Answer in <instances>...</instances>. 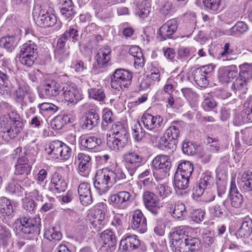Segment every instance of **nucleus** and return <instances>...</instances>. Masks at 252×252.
<instances>
[{
  "label": "nucleus",
  "mask_w": 252,
  "mask_h": 252,
  "mask_svg": "<svg viewBox=\"0 0 252 252\" xmlns=\"http://www.w3.org/2000/svg\"><path fill=\"white\" fill-rule=\"evenodd\" d=\"M140 245V240L135 235L126 234L120 243V247L125 251H132Z\"/></svg>",
  "instance_id": "obj_20"
},
{
  "label": "nucleus",
  "mask_w": 252,
  "mask_h": 252,
  "mask_svg": "<svg viewBox=\"0 0 252 252\" xmlns=\"http://www.w3.org/2000/svg\"><path fill=\"white\" fill-rule=\"evenodd\" d=\"M171 193V188L166 184H159L155 189V194L162 199L168 197Z\"/></svg>",
  "instance_id": "obj_45"
},
{
  "label": "nucleus",
  "mask_w": 252,
  "mask_h": 252,
  "mask_svg": "<svg viewBox=\"0 0 252 252\" xmlns=\"http://www.w3.org/2000/svg\"><path fill=\"white\" fill-rule=\"evenodd\" d=\"M205 214L204 210L201 209H197L192 211L191 217L194 221L199 223L204 220Z\"/></svg>",
  "instance_id": "obj_63"
},
{
  "label": "nucleus",
  "mask_w": 252,
  "mask_h": 252,
  "mask_svg": "<svg viewBox=\"0 0 252 252\" xmlns=\"http://www.w3.org/2000/svg\"><path fill=\"white\" fill-rule=\"evenodd\" d=\"M60 150L57 155L55 160L66 161L71 157L72 150L64 143H63Z\"/></svg>",
  "instance_id": "obj_42"
},
{
  "label": "nucleus",
  "mask_w": 252,
  "mask_h": 252,
  "mask_svg": "<svg viewBox=\"0 0 252 252\" xmlns=\"http://www.w3.org/2000/svg\"><path fill=\"white\" fill-rule=\"evenodd\" d=\"M131 195L127 191H119L112 194L109 197L110 205L115 208L124 210L127 208L130 202Z\"/></svg>",
  "instance_id": "obj_13"
},
{
  "label": "nucleus",
  "mask_w": 252,
  "mask_h": 252,
  "mask_svg": "<svg viewBox=\"0 0 252 252\" xmlns=\"http://www.w3.org/2000/svg\"><path fill=\"white\" fill-rule=\"evenodd\" d=\"M11 237V233L6 227L1 225L0 227V243L3 245L7 244Z\"/></svg>",
  "instance_id": "obj_64"
},
{
  "label": "nucleus",
  "mask_w": 252,
  "mask_h": 252,
  "mask_svg": "<svg viewBox=\"0 0 252 252\" xmlns=\"http://www.w3.org/2000/svg\"><path fill=\"white\" fill-rule=\"evenodd\" d=\"M174 252H188L186 249V244H184L183 240L174 239L172 241L171 246Z\"/></svg>",
  "instance_id": "obj_62"
},
{
  "label": "nucleus",
  "mask_w": 252,
  "mask_h": 252,
  "mask_svg": "<svg viewBox=\"0 0 252 252\" xmlns=\"http://www.w3.org/2000/svg\"><path fill=\"white\" fill-rule=\"evenodd\" d=\"M99 122V117L94 109H91L86 114L85 118L82 124V127L91 130L97 125Z\"/></svg>",
  "instance_id": "obj_25"
},
{
  "label": "nucleus",
  "mask_w": 252,
  "mask_h": 252,
  "mask_svg": "<svg viewBox=\"0 0 252 252\" xmlns=\"http://www.w3.org/2000/svg\"><path fill=\"white\" fill-rule=\"evenodd\" d=\"M181 121H173L170 126L166 129L164 134L166 135L168 139L172 140L173 145H175L178 142V139L180 135V129L181 127Z\"/></svg>",
  "instance_id": "obj_24"
},
{
  "label": "nucleus",
  "mask_w": 252,
  "mask_h": 252,
  "mask_svg": "<svg viewBox=\"0 0 252 252\" xmlns=\"http://www.w3.org/2000/svg\"><path fill=\"white\" fill-rule=\"evenodd\" d=\"M143 201L145 208L155 216H158L162 205L155 193L150 191L143 192Z\"/></svg>",
  "instance_id": "obj_12"
},
{
  "label": "nucleus",
  "mask_w": 252,
  "mask_h": 252,
  "mask_svg": "<svg viewBox=\"0 0 252 252\" xmlns=\"http://www.w3.org/2000/svg\"><path fill=\"white\" fill-rule=\"evenodd\" d=\"M37 50L36 45L30 40L22 45L20 55L36 56Z\"/></svg>",
  "instance_id": "obj_41"
},
{
  "label": "nucleus",
  "mask_w": 252,
  "mask_h": 252,
  "mask_svg": "<svg viewBox=\"0 0 252 252\" xmlns=\"http://www.w3.org/2000/svg\"><path fill=\"white\" fill-rule=\"evenodd\" d=\"M32 166L29 163L28 158L24 156L19 157L15 165L14 174L17 176L27 177L31 173Z\"/></svg>",
  "instance_id": "obj_18"
},
{
  "label": "nucleus",
  "mask_w": 252,
  "mask_h": 252,
  "mask_svg": "<svg viewBox=\"0 0 252 252\" xmlns=\"http://www.w3.org/2000/svg\"><path fill=\"white\" fill-rule=\"evenodd\" d=\"M214 67L212 64L202 66L195 69L193 72V79L196 84L205 88L209 84V78L214 71Z\"/></svg>",
  "instance_id": "obj_9"
},
{
  "label": "nucleus",
  "mask_w": 252,
  "mask_h": 252,
  "mask_svg": "<svg viewBox=\"0 0 252 252\" xmlns=\"http://www.w3.org/2000/svg\"><path fill=\"white\" fill-rule=\"evenodd\" d=\"M23 120L17 112H12L9 116H0V128L11 139L16 137L23 128Z\"/></svg>",
  "instance_id": "obj_3"
},
{
  "label": "nucleus",
  "mask_w": 252,
  "mask_h": 252,
  "mask_svg": "<svg viewBox=\"0 0 252 252\" xmlns=\"http://www.w3.org/2000/svg\"><path fill=\"white\" fill-rule=\"evenodd\" d=\"M184 96L190 103H194L198 99V95L194 92L191 89L189 88H184L181 89Z\"/></svg>",
  "instance_id": "obj_51"
},
{
  "label": "nucleus",
  "mask_w": 252,
  "mask_h": 252,
  "mask_svg": "<svg viewBox=\"0 0 252 252\" xmlns=\"http://www.w3.org/2000/svg\"><path fill=\"white\" fill-rule=\"evenodd\" d=\"M63 142L59 140H55L50 142L46 149L47 153L51 158L55 160L56 157L60 150Z\"/></svg>",
  "instance_id": "obj_40"
},
{
  "label": "nucleus",
  "mask_w": 252,
  "mask_h": 252,
  "mask_svg": "<svg viewBox=\"0 0 252 252\" xmlns=\"http://www.w3.org/2000/svg\"><path fill=\"white\" fill-rule=\"evenodd\" d=\"M160 12L163 16H170L175 13V9L172 2L166 1L161 6Z\"/></svg>",
  "instance_id": "obj_57"
},
{
  "label": "nucleus",
  "mask_w": 252,
  "mask_h": 252,
  "mask_svg": "<svg viewBox=\"0 0 252 252\" xmlns=\"http://www.w3.org/2000/svg\"><path fill=\"white\" fill-rule=\"evenodd\" d=\"M186 214V207L184 203L181 202H177L172 212V216L174 218H180Z\"/></svg>",
  "instance_id": "obj_53"
},
{
  "label": "nucleus",
  "mask_w": 252,
  "mask_h": 252,
  "mask_svg": "<svg viewBox=\"0 0 252 252\" xmlns=\"http://www.w3.org/2000/svg\"><path fill=\"white\" fill-rule=\"evenodd\" d=\"M191 58V49L188 47H180L178 50V58L182 61Z\"/></svg>",
  "instance_id": "obj_54"
},
{
  "label": "nucleus",
  "mask_w": 252,
  "mask_h": 252,
  "mask_svg": "<svg viewBox=\"0 0 252 252\" xmlns=\"http://www.w3.org/2000/svg\"><path fill=\"white\" fill-rule=\"evenodd\" d=\"M150 10V4L148 1L144 0L137 5L135 14L141 19H145L149 15Z\"/></svg>",
  "instance_id": "obj_38"
},
{
  "label": "nucleus",
  "mask_w": 252,
  "mask_h": 252,
  "mask_svg": "<svg viewBox=\"0 0 252 252\" xmlns=\"http://www.w3.org/2000/svg\"><path fill=\"white\" fill-rule=\"evenodd\" d=\"M67 188V183L64 178L58 172H55L50 178L49 190L55 193L64 192Z\"/></svg>",
  "instance_id": "obj_17"
},
{
  "label": "nucleus",
  "mask_w": 252,
  "mask_h": 252,
  "mask_svg": "<svg viewBox=\"0 0 252 252\" xmlns=\"http://www.w3.org/2000/svg\"><path fill=\"white\" fill-rule=\"evenodd\" d=\"M99 206H95L91 211L92 218L90 219L91 229H94L96 232H99L105 225V213Z\"/></svg>",
  "instance_id": "obj_15"
},
{
  "label": "nucleus",
  "mask_w": 252,
  "mask_h": 252,
  "mask_svg": "<svg viewBox=\"0 0 252 252\" xmlns=\"http://www.w3.org/2000/svg\"><path fill=\"white\" fill-rule=\"evenodd\" d=\"M13 212V207L10 201L6 197H3L0 202V214L2 216H9Z\"/></svg>",
  "instance_id": "obj_46"
},
{
  "label": "nucleus",
  "mask_w": 252,
  "mask_h": 252,
  "mask_svg": "<svg viewBox=\"0 0 252 252\" xmlns=\"http://www.w3.org/2000/svg\"><path fill=\"white\" fill-rule=\"evenodd\" d=\"M178 78V75L175 77L172 76L167 80L163 86V91L166 94L168 95L173 94L174 90L177 86V83L176 82L175 80H177Z\"/></svg>",
  "instance_id": "obj_49"
},
{
  "label": "nucleus",
  "mask_w": 252,
  "mask_h": 252,
  "mask_svg": "<svg viewBox=\"0 0 252 252\" xmlns=\"http://www.w3.org/2000/svg\"><path fill=\"white\" fill-rule=\"evenodd\" d=\"M239 77L247 82L252 78V64L245 63L239 65Z\"/></svg>",
  "instance_id": "obj_43"
},
{
  "label": "nucleus",
  "mask_w": 252,
  "mask_h": 252,
  "mask_svg": "<svg viewBox=\"0 0 252 252\" xmlns=\"http://www.w3.org/2000/svg\"><path fill=\"white\" fill-rule=\"evenodd\" d=\"M144 157L138 151H129L123 155V162L130 176H133L137 169L142 165Z\"/></svg>",
  "instance_id": "obj_6"
},
{
  "label": "nucleus",
  "mask_w": 252,
  "mask_h": 252,
  "mask_svg": "<svg viewBox=\"0 0 252 252\" xmlns=\"http://www.w3.org/2000/svg\"><path fill=\"white\" fill-rule=\"evenodd\" d=\"M53 9L44 6L36 5L32 10L33 18L36 24L42 28L53 26L57 22V18L52 13Z\"/></svg>",
  "instance_id": "obj_4"
},
{
  "label": "nucleus",
  "mask_w": 252,
  "mask_h": 252,
  "mask_svg": "<svg viewBox=\"0 0 252 252\" xmlns=\"http://www.w3.org/2000/svg\"><path fill=\"white\" fill-rule=\"evenodd\" d=\"M178 24L175 19L167 21L159 29V32H176Z\"/></svg>",
  "instance_id": "obj_52"
},
{
  "label": "nucleus",
  "mask_w": 252,
  "mask_h": 252,
  "mask_svg": "<svg viewBox=\"0 0 252 252\" xmlns=\"http://www.w3.org/2000/svg\"><path fill=\"white\" fill-rule=\"evenodd\" d=\"M252 233V220L245 218L236 231V236L238 238L245 239L249 238Z\"/></svg>",
  "instance_id": "obj_26"
},
{
  "label": "nucleus",
  "mask_w": 252,
  "mask_h": 252,
  "mask_svg": "<svg viewBox=\"0 0 252 252\" xmlns=\"http://www.w3.org/2000/svg\"><path fill=\"white\" fill-rule=\"evenodd\" d=\"M214 179L211 172L206 171L203 173L199 181L200 187L207 188L214 184Z\"/></svg>",
  "instance_id": "obj_47"
},
{
  "label": "nucleus",
  "mask_w": 252,
  "mask_h": 252,
  "mask_svg": "<svg viewBox=\"0 0 252 252\" xmlns=\"http://www.w3.org/2000/svg\"><path fill=\"white\" fill-rule=\"evenodd\" d=\"M38 108L41 115L48 117L54 115L59 110V107L57 106L47 102L39 104Z\"/></svg>",
  "instance_id": "obj_37"
},
{
  "label": "nucleus",
  "mask_w": 252,
  "mask_h": 252,
  "mask_svg": "<svg viewBox=\"0 0 252 252\" xmlns=\"http://www.w3.org/2000/svg\"><path fill=\"white\" fill-rule=\"evenodd\" d=\"M31 93V88L28 84L19 86L14 92L15 101L17 103H23L26 95Z\"/></svg>",
  "instance_id": "obj_36"
},
{
  "label": "nucleus",
  "mask_w": 252,
  "mask_h": 252,
  "mask_svg": "<svg viewBox=\"0 0 252 252\" xmlns=\"http://www.w3.org/2000/svg\"><path fill=\"white\" fill-rule=\"evenodd\" d=\"M80 144L87 150L96 152L101 144V140L96 136L86 135L80 137Z\"/></svg>",
  "instance_id": "obj_21"
},
{
  "label": "nucleus",
  "mask_w": 252,
  "mask_h": 252,
  "mask_svg": "<svg viewBox=\"0 0 252 252\" xmlns=\"http://www.w3.org/2000/svg\"><path fill=\"white\" fill-rule=\"evenodd\" d=\"M73 33V32H64L62 35L61 37L59 38L57 41V46L54 50V52H56L57 51H61L68 50L67 49L64 48L65 43L68 39V36H70Z\"/></svg>",
  "instance_id": "obj_55"
},
{
  "label": "nucleus",
  "mask_w": 252,
  "mask_h": 252,
  "mask_svg": "<svg viewBox=\"0 0 252 252\" xmlns=\"http://www.w3.org/2000/svg\"><path fill=\"white\" fill-rule=\"evenodd\" d=\"M152 166L156 170V180L163 179L167 176L171 167L170 158L164 155H158L153 159Z\"/></svg>",
  "instance_id": "obj_7"
},
{
  "label": "nucleus",
  "mask_w": 252,
  "mask_h": 252,
  "mask_svg": "<svg viewBox=\"0 0 252 252\" xmlns=\"http://www.w3.org/2000/svg\"><path fill=\"white\" fill-rule=\"evenodd\" d=\"M80 98V94L76 85L73 83L65 84L62 89L59 101L73 103Z\"/></svg>",
  "instance_id": "obj_11"
},
{
  "label": "nucleus",
  "mask_w": 252,
  "mask_h": 252,
  "mask_svg": "<svg viewBox=\"0 0 252 252\" xmlns=\"http://www.w3.org/2000/svg\"><path fill=\"white\" fill-rule=\"evenodd\" d=\"M20 230L26 234L40 232V219L37 217H23L19 219Z\"/></svg>",
  "instance_id": "obj_10"
},
{
  "label": "nucleus",
  "mask_w": 252,
  "mask_h": 252,
  "mask_svg": "<svg viewBox=\"0 0 252 252\" xmlns=\"http://www.w3.org/2000/svg\"><path fill=\"white\" fill-rule=\"evenodd\" d=\"M19 37L16 35L6 36L0 40V44L5 48L8 52H12L16 45Z\"/></svg>",
  "instance_id": "obj_39"
},
{
  "label": "nucleus",
  "mask_w": 252,
  "mask_h": 252,
  "mask_svg": "<svg viewBox=\"0 0 252 252\" xmlns=\"http://www.w3.org/2000/svg\"><path fill=\"white\" fill-rule=\"evenodd\" d=\"M111 49L106 46L101 48L96 55L95 58L98 65L101 68L107 67L111 60Z\"/></svg>",
  "instance_id": "obj_22"
},
{
  "label": "nucleus",
  "mask_w": 252,
  "mask_h": 252,
  "mask_svg": "<svg viewBox=\"0 0 252 252\" xmlns=\"http://www.w3.org/2000/svg\"><path fill=\"white\" fill-rule=\"evenodd\" d=\"M239 188L243 193L252 192V172L247 171L242 174Z\"/></svg>",
  "instance_id": "obj_28"
},
{
  "label": "nucleus",
  "mask_w": 252,
  "mask_h": 252,
  "mask_svg": "<svg viewBox=\"0 0 252 252\" xmlns=\"http://www.w3.org/2000/svg\"><path fill=\"white\" fill-rule=\"evenodd\" d=\"M112 135L107 134V145L111 150L121 151L127 144L129 134L124 124L117 122L113 124L111 129Z\"/></svg>",
  "instance_id": "obj_2"
},
{
  "label": "nucleus",
  "mask_w": 252,
  "mask_h": 252,
  "mask_svg": "<svg viewBox=\"0 0 252 252\" xmlns=\"http://www.w3.org/2000/svg\"><path fill=\"white\" fill-rule=\"evenodd\" d=\"M89 96L98 101H103L105 99V94L102 88H91L88 91Z\"/></svg>",
  "instance_id": "obj_48"
},
{
  "label": "nucleus",
  "mask_w": 252,
  "mask_h": 252,
  "mask_svg": "<svg viewBox=\"0 0 252 252\" xmlns=\"http://www.w3.org/2000/svg\"><path fill=\"white\" fill-rule=\"evenodd\" d=\"M133 77L132 73L126 69L118 68L111 76V87L115 90H124L130 85Z\"/></svg>",
  "instance_id": "obj_5"
},
{
  "label": "nucleus",
  "mask_w": 252,
  "mask_h": 252,
  "mask_svg": "<svg viewBox=\"0 0 252 252\" xmlns=\"http://www.w3.org/2000/svg\"><path fill=\"white\" fill-rule=\"evenodd\" d=\"M62 15L66 19H71L76 13L72 0H63L60 10Z\"/></svg>",
  "instance_id": "obj_29"
},
{
  "label": "nucleus",
  "mask_w": 252,
  "mask_h": 252,
  "mask_svg": "<svg viewBox=\"0 0 252 252\" xmlns=\"http://www.w3.org/2000/svg\"><path fill=\"white\" fill-rule=\"evenodd\" d=\"M78 162V167L80 174L84 177H88L91 170L92 159L91 157L83 153H79L76 157Z\"/></svg>",
  "instance_id": "obj_16"
},
{
  "label": "nucleus",
  "mask_w": 252,
  "mask_h": 252,
  "mask_svg": "<svg viewBox=\"0 0 252 252\" xmlns=\"http://www.w3.org/2000/svg\"><path fill=\"white\" fill-rule=\"evenodd\" d=\"M248 82L242 78L239 77L236 79L231 86V89L236 94L239 96L245 94L248 91Z\"/></svg>",
  "instance_id": "obj_32"
},
{
  "label": "nucleus",
  "mask_w": 252,
  "mask_h": 252,
  "mask_svg": "<svg viewBox=\"0 0 252 252\" xmlns=\"http://www.w3.org/2000/svg\"><path fill=\"white\" fill-rule=\"evenodd\" d=\"M189 178L175 173L174 178V185L178 189L184 190L189 185Z\"/></svg>",
  "instance_id": "obj_44"
},
{
  "label": "nucleus",
  "mask_w": 252,
  "mask_h": 252,
  "mask_svg": "<svg viewBox=\"0 0 252 252\" xmlns=\"http://www.w3.org/2000/svg\"><path fill=\"white\" fill-rule=\"evenodd\" d=\"M126 176L122 168L116 167L112 169L104 168L98 170L94 177V188L100 195L105 193L112 186L118 181L124 179Z\"/></svg>",
  "instance_id": "obj_1"
},
{
  "label": "nucleus",
  "mask_w": 252,
  "mask_h": 252,
  "mask_svg": "<svg viewBox=\"0 0 252 252\" xmlns=\"http://www.w3.org/2000/svg\"><path fill=\"white\" fill-rule=\"evenodd\" d=\"M173 142L168 139V137L164 133L159 139L157 147L162 150H168L173 148Z\"/></svg>",
  "instance_id": "obj_50"
},
{
  "label": "nucleus",
  "mask_w": 252,
  "mask_h": 252,
  "mask_svg": "<svg viewBox=\"0 0 252 252\" xmlns=\"http://www.w3.org/2000/svg\"><path fill=\"white\" fill-rule=\"evenodd\" d=\"M100 240L102 243V247L107 248H111L115 246L116 239L114 233L109 229H106L103 231L100 236Z\"/></svg>",
  "instance_id": "obj_30"
},
{
  "label": "nucleus",
  "mask_w": 252,
  "mask_h": 252,
  "mask_svg": "<svg viewBox=\"0 0 252 252\" xmlns=\"http://www.w3.org/2000/svg\"><path fill=\"white\" fill-rule=\"evenodd\" d=\"M45 238L54 243L61 241L63 237L61 232L55 227H51L45 229L44 232Z\"/></svg>",
  "instance_id": "obj_34"
},
{
  "label": "nucleus",
  "mask_w": 252,
  "mask_h": 252,
  "mask_svg": "<svg viewBox=\"0 0 252 252\" xmlns=\"http://www.w3.org/2000/svg\"><path fill=\"white\" fill-rule=\"evenodd\" d=\"M186 246L190 252H202V244L200 239L187 235L185 239Z\"/></svg>",
  "instance_id": "obj_33"
},
{
  "label": "nucleus",
  "mask_w": 252,
  "mask_h": 252,
  "mask_svg": "<svg viewBox=\"0 0 252 252\" xmlns=\"http://www.w3.org/2000/svg\"><path fill=\"white\" fill-rule=\"evenodd\" d=\"M193 171V165L189 161H185L180 163L177 168L175 173L190 178Z\"/></svg>",
  "instance_id": "obj_35"
},
{
  "label": "nucleus",
  "mask_w": 252,
  "mask_h": 252,
  "mask_svg": "<svg viewBox=\"0 0 252 252\" xmlns=\"http://www.w3.org/2000/svg\"><path fill=\"white\" fill-rule=\"evenodd\" d=\"M150 74L147 77L152 81V82L155 84L156 83H158L160 80V73L159 68L155 66H152L150 70Z\"/></svg>",
  "instance_id": "obj_58"
},
{
  "label": "nucleus",
  "mask_w": 252,
  "mask_h": 252,
  "mask_svg": "<svg viewBox=\"0 0 252 252\" xmlns=\"http://www.w3.org/2000/svg\"><path fill=\"white\" fill-rule=\"evenodd\" d=\"M73 120L67 115H58L54 118L51 122V126L54 129H61L67 124L72 123Z\"/></svg>",
  "instance_id": "obj_31"
},
{
  "label": "nucleus",
  "mask_w": 252,
  "mask_h": 252,
  "mask_svg": "<svg viewBox=\"0 0 252 252\" xmlns=\"http://www.w3.org/2000/svg\"><path fill=\"white\" fill-rule=\"evenodd\" d=\"M62 88L57 83L52 82L44 86V93L48 97H56L59 101V97L62 93Z\"/></svg>",
  "instance_id": "obj_27"
},
{
  "label": "nucleus",
  "mask_w": 252,
  "mask_h": 252,
  "mask_svg": "<svg viewBox=\"0 0 252 252\" xmlns=\"http://www.w3.org/2000/svg\"><path fill=\"white\" fill-rule=\"evenodd\" d=\"M141 121L146 129L154 132H160L163 126V119L159 115L154 116L145 112L141 117Z\"/></svg>",
  "instance_id": "obj_8"
},
{
  "label": "nucleus",
  "mask_w": 252,
  "mask_h": 252,
  "mask_svg": "<svg viewBox=\"0 0 252 252\" xmlns=\"http://www.w3.org/2000/svg\"><path fill=\"white\" fill-rule=\"evenodd\" d=\"M189 228L185 226H180L176 228V230L173 232L172 241L174 239L181 240L187 237L188 230Z\"/></svg>",
  "instance_id": "obj_56"
},
{
  "label": "nucleus",
  "mask_w": 252,
  "mask_h": 252,
  "mask_svg": "<svg viewBox=\"0 0 252 252\" xmlns=\"http://www.w3.org/2000/svg\"><path fill=\"white\" fill-rule=\"evenodd\" d=\"M91 189L90 184L87 182L81 183L78 186V192L79 198L84 206H88L93 202Z\"/></svg>",
  "instance_id": "obj_19"
},
{
  "label": "nucleus",
  "mask_w": 252,
  "mask_h": 252,
  "mask_svg": "<svg viewBox=\"0 0 252 252\" xmlns=\"http://www.w3.org/2000/svg\"><path fill=\"white\" fill-rule=\"evenodd\" d=\"M124 215L123 214H117L114 216L112 221V224L118 230V233H121L124 230L123 220Z\"/></svg>",
  "instance_id": "obj_61"
},
{
  "label": "nucleus",
  "mask_w": 252,
  "mask_h": 252,
  "mask_svg": "<svg viewBox=\"0 0 252 252\" xmlns=\"http://www.w3.org/2000/svg\"><path fill=\"white\" fill-rule=\"evenodd\" d=\"M204 5L213 12L219 11L221 0H203Z\"/></svg>",
  "instance_id": "obj_60"
},
{
  "label": "nucleus",
  "mask_w": 252,
  "mask_h": 252,
  "mask_svg": "<svg viewBox=\"0 0 252 252\" xmlns=\"http://www.w3.org/2000/svg\"><path fill=\"white\" fill-rule=\"evenodd\" d=\"M219 77L225 82H231L238 75V69L236 65L225 66L219 69Z\"/></svg>",
  "instance_id": "obj_23"
},
{
  "label": "nucleus",
  "mask_w": 252,
  "mask_h": 252,
  "mask_svg": "<svg viewBox=\"0 0 252 252\" xmlns=\"http://www.w3.org/2000/svg\"><path fill=\"white\" fill-rule=\"evenodd\" d=\"M130 225L133 230L140 233H144L147 231V219L140 210H135L132 213Z\"/></svg>",
  "instance_id": "obj_14"
},
{
  "label": "nucleus",
  "mask_w": 252,
  "mask_h": 252,
  "mask_svg": "<svg viewBox=\"0 0 252 252\" xmlns=\"http://www.w3.org/2000/svg\"><path fill=\"white\" fill-rule=\"evenodd\" d=\"M232 206L236 208H240L243 203V197L241 193L229 195Z\"/></svg>",
  "instance_id": "obj_59"
}]
</instances>
